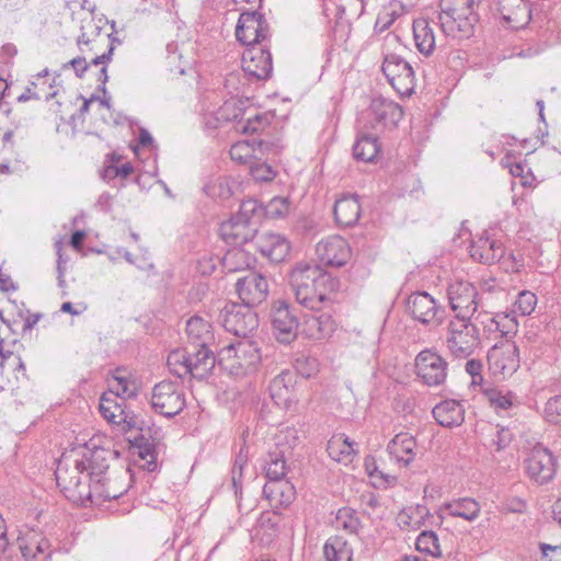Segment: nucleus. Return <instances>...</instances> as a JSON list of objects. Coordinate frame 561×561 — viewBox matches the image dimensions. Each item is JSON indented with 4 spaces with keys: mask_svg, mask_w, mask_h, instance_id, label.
<instances>
[{
    "mask_svg": "<svg viewBox=\"0 0 561 561\" xmlns=\"http://www.w3.org/2000/svg\"><path fill=\"white\" fill-rule=\"evenodd\" d=\"M289 283L297 302L307 309L320 311L331 302L335 282L317 264L297 263L290 271Z\"/></svg>",
    "mask_w": 561,
    "mask_h": 561,
    "instance_id": "obj_1",
    "label": "nucleus"
},
{
    "mask_svg": "<svg viewBox=\"0 0 561 561\" xmlns=\"http://www.w3.org/2000/svg\"><path fill=\"white\" fill-rule=\"evenodd\" d=\"M87 470L88 467L82 457L73 458L72 454H64L55 471L57 485L65 496L83 506L88 505V500H91L90 483L85 480Z\"/></svg>",
    "mask_w": 561,
    "mask_h": 561,
    "instance_id": "obj_2",
    "label": "nucleus"
},
{
    "mask_svg": "<svg viewBox=\"0 0 561 561\" xmlns=\"http://www.w3.org/2000/svg\"><path fill=\"white\" fill-rule=\"evenodd\" d=\"M481 0H440L438 21L442 32L454 38L469 37L479 20L476 5Z\"/></svg>",
    "mask_w": 561,
    "mask_h": 561,
    "instance_id": "obj_3",
    "label": "nucleus"
},
{
    "mask_svg": "<svg viewBox=\"0 0 561 561\" xmlns=\"http://www.w3.org/2000/svg\"><path fill=\"white\" fill-rule=\"evenodd\" d=\"M480 332L471 319L454 317L446 327L444 344L448 354L457 359H467L480 345Z\"/></svg>",
    "mask_w": 561,
    "mask_h": 561,
    "instance_id": "obj_4",
    "label": "nucleus"
},
{
    "mask_svg": "<svg viewBox=\"0 0 561 561\" xmlns=\"http://www.w3.org/2000/svg\"><path fill=\"white\" fill-rule=\"evenodd\" d=\"M150 403L154 412L162 416L178 415L185 407L182 386L176 381L162 380L152 388Z\"/></svg>",
    "mask_w": 561,
    "mask_h": 561,
    "instance_id": "obj_5",
    "label": "nucleus"
},
{
    "mask_svg": "<svg viewBox=\"0 0 561 561\" xmlns=\"http://www.w3.org/2000/svg\"><path fill=\"white\" fill-rule=\"evenodd\" d=\"M558 469V458L542 444L535 445L525 459V470L530 480L538 484L550 482Z\"/></svg>",
    "mask_w": 561,
    "mask_h": 561,
    "instance_id": "obj_6",
    "label": "nucleus"
},
{
    "mask_svg": "<svg viewBox=\"0 0 561 561\" xmlns=\"http://www.w3.org/2000/svg\"><path fill=\"white\" fill-rule=\"evenodd\" d=\"M382 72L391 87L401 95H411L415 88V75L412 66L397 54H386Z\"/></svg>",
    "mask_w": 561,
    "mask_h": 561,
    "instance_id": "obj_7",
    "label": "nucleus"
},
{
    "mask_svg": "<svg viewBox=\"0 0 561 561\" xmlns=\"http://www.w3.org/2000/svg\"><path fill=\"white\" fill-rule=\"evenodd\" d=\"M489 370L494 377L506 378L519 367V350L508 340L493 345L488 352Z\"/></svg>",
    "mask_w": 561,
    "mask_h": 561,
    "instance_id": "obj_8",
    "label": "nucleus"
},
{
    "mask_svg": "<svg viewBox=\"0 0 561 561\" xmlns=\"http://www.w3.org/2000/svg\"><path fill=\"white\" fill-rule=\"evenodd\" d=\"M221 318L226 331L241 337H247L259 327L257 314L247 305H226Z\"/></svg>",
    "mask_w": 561,
    "mask_h": 561,
    "instance_id": "obj_9",
    "label": "nucleus"
},
{
    "mask_svg": "<svg viewBox=\"0 0 561 561\" xmlns=\"http://www.w3.org/2000/svg\"><path fill=\"white\" fill-rule=\"evenodd\" d=\"M447 297L455 317L471 319L478 310V290L468 280H455L448 285Z\"/></svg>",
    "mask_w": 561,
    "mask_h": 561,
    "instance_id": "obj_10",
    "label": "nucleus"
},
{
    "mask_svg": "<svg viewBox=\"0 0 561 561\" xmlns=\"http://www.w3.org/2000/svg\"><path fill=\"white\" fill-rule=\"evenodd\" d=\"M407 310L416 321L437 327L443 322L445 310L426 291L412 293L407 299Z\"/></svg>",
    "mask_w": 561,
    "mask_h": 561,
    "instance_id": "obj_11",
    "label": "nucleus"
},
{
    "mask_svg": "<svg viewBox=\"0 0 561 561\" xmlns=\"http://www.w3.org/2000/svg\"><path fill=\"white\" fill-rule=\"evenodd\" d=\"M447 362L435 351L424 350L415 358L416 376L427 386L437 387L447 378Z\"/></svg>",
    "mask_w": 561,
    "mask_h": 561,
    "instance_id": "obj_12",
    "label": "nucleus"
},
{
    "mask_svg": "<svg viewBox=\"0 0 561 561\" xmlns=\"http://www.w3.org/2000/svg\"><path fill=\"white\" fill-rule=\"evenodd\" d=\"M267 36L268 24L261 13L244 11L240 14L236 26V37L240 43L248 47L263 45Z\"/></svg>",
    "mask_w": 561,
    "mask_h": 561,
    "instance_id": "obj_13",
    "label": "nucleus"
},
{
    "mask_svg": "<svg viewBox=\"0 0 561 561\" xmlns=\"http://www.w3.org/2000/svg\"><path fill=\"white\" fill-rule=\"evenodd\" d=\"M316 254L320 263L332 267H341L348 262L352 252L344 238L332 234L317 243Z\"/></svg>",
    "mask_w": 561,
    "mask_h": 561,
    "instance_id": "obj_14",
    "label": "nucleus"
},
{
    "mask_svg": "<svg viewBox=\"0 0 561 561\" xmlns=\"http://www.w3.org/2000/svg\"><path fill=\"white\" fill-rule=\"evenodd\" d=\"M271 323L278 342L288 344L295 340L298 320L286 301L278 300L273 304Z\"/></svg>",
    "mask_w": 561,
    "mask_h": 561,
    "instance_id": "obj_15",
    "label": "nucleus"
},
{
    "mask_svg": "<svg viewBox=\"0 0 561 561\" xmlns=\"http://www.w3.org/2000/svg\"><path fill=\"white\" fill-rule=\"evenodd\" d=\"M243 72L255 80H264L273 70L272 55L264 45L248 47L242 54Z\"/></svg>",
    "mask_w": 561,
    "mask_h": 561,
    "instance_id": "obj_16",
    "label": "nucleus"
},
{
    "mask_svg": "<svg viewBox=\"0 0 561 561\" xmlns=\"http://www.w3.org/2000/svg\"><path fill=\"white\" fill-rule=\"evenodd\" d=\"M236 290L242 300V305L253 308L267 298V279L262 274L251 271L245 276L238 278Z\"/></svg>",
    "mask_w": 561,
    "mask_h": 561,
    "instance_id": "obj_17",
    "label": "nucleus"
},
{
    "mask_svg": "<svg viewBox=\"0 0 561 561\" xmlns=\"http://www.w3.org/2000/svg\"><path fill=\"white\" fill-rule=\"evenodd\" d=\"M219 355L221 359L234 358L236 363L231 365V368L237 366L244 370L254 369L261 360L259 347L250 340L229 344L220 351Z\"/></svg>",
    "mask_w": 561,
    "mask_h": 561,
    "instance_id": "obj_18",
    "label": "nucleus"
},
{
    "mask_svg": "<svg viewBox=\"0 0 561 561\" xmlns=\"http://www.w3.org/2000/svg\"><path fill=\"white\" fill-rule=\"evenodd\" d=\"M130 474L126 470L122 477H117L113 480L105 478L104 480H96L94 484H90L89 493H91V500L88 503L101 505L102 503L111 500H116L127 492L129 488Z\"/></svg>",
    "mask_w": 561,
    "mask_h": 561,
    "instance_id": "obj_19",
    "label": "nucleus"
},
{
    "mask_svg": "<svg viewBox=\"0 0 561 561\" xmlns=\"http://www.w3.org/2000/svg\"><path fill=\"white\" fill-rule=\"evenodd\" d=\"M505 248L501 240L489 231L477 236L470 245V255L473 260L483 264H494L503 257Z\"/></svg>",
    "mask_w": 561,
    "mask_h": 561,
    "instance_id": "obj_20",
    "label": "nucleus"
},
{
    "mask_svg": "<svg viewBox=\"0 0 561 561\" xmlns=\"http://www.w3.org/2000/svg\"><path fill=\"white\" fill-rule=\"evenodd\" d=\"M18 546L24 561H48L51 557L49 540L35 530H28L20 536Z\"/></svg>",
    "mask_w": 561,
    "mask_h": 561,
    "instance_id": "obj_21",
    "label": "nucleus"
},
{
    "mask_svg": "<svg viewBox=\"0 0 561 561\" xmlns=\"http://www.w3.org/2000/svg\"><path fill=\"white\" fill-rule=\"evenodd\" d=\"M256 248L264 257L279 263L289 254L290 243L279 233L266 232L257 237Z\"/></svg>",
    "mask_w": 561,
    "mask_h": 561,
    "instance_id": "obj_22",
    "label": "nucleus"
},
{
    "mask_svg": "<svg viewBox=\"0 0 561 561\" xmlns=\"http://www.w3.org/2000/svg\"><path fill=\"white\" fill-rule=\"evenodd\" d=\"M502 19L512 27L520 28L531 20L527 0H496Z\"/></svg>",
    "mask_w": 561,
    "mask_h": 561,
    "instance_id": "obj_23",
    "label": "nucleus"
},
{
    "mask_svg": "<svg viewBox=\"0 0 561 561\" xmlns=\"http://www.w3.org/2000/svg\"><path fill=\"white\" fill-rule=\"evenodd\" d=\"M100 412L110 423L133 427L134 420L126 410L125 399L104 392L100 399Z\"/></svg>",
    "mask_w": 561,
    "mask_h": 561,
    "instance_id": "obj_24",
    "label": "nucleus"
},
{
    "mask_svg": "<svg viewBox=\"0 0 561 561\" xmlns=\"http://www.w3.org/2000/svg\"><path fill=\"white\" fill-rule=\"evenodd\" d=\"M433 416L444 427L459 426L465 421V407L461 401L444 400L433 408Z\"/></svg>",
    "mask_w": 561,
    "mask_h": 561,
    "instance_id": "obj_25",
    "label": "nucleus"
},
{
    "mask_svg": "<svg viewBox=\"0 0 561 561\" xmlns=\"http://www.w3.org/2000/svg\"><path fill=\"white\" fill-rule=\"evenodd\" d=\"M416 440L409 433L397 434L388 444L387 450L390 456L403 466H409L416 456Z\"/></svg>",
    "mask_w": 561,
    "mask_h": 561,
    "instance_id": "obj_26",
    "label": "nucleus"
},
{
    "mask_svg": "<svg viewBox=\"0 0 561 561\" xmlns=\"http://www.w3.org/2000/svg\"><path fill=\"white\" fill-rule=\"evenodd\" d=\"M370 110L376 123L386 128L396 127L403 117V111L399 104L381 98L371 101Z\"/></svg>",
    "mask_w": 561,
    "mask_h": 561,
    "instance_id": "obj_27",
    "label": "nucleus"
},
{
    "mask_svg": "<svg viewBox=\"0 0 561 561\" xmlns=\"http://www.w3.org/2000/svg\"><path fill=\"white\" fill-rule=\"evenodd\" d=\"M186 335L188 347H209L215 339L210 322L199 316L187 320Z\"/></svg>",
    "mask_w": 561,
    "mask_h": 561,
    "instance_id": "obj_28",
    "label": "nucleus"
},
{
    "mask_svg": "<svg viewBox=\"0 0 561 561\" xmlns=\"http://www.w3.org/2000/svg\"><path fill=\"white\" fill-rule=\"evenodd\" d=\"M295 383V374L289 370H283L272 379L268 389L271 398L276 405L284 408L289 405L293 401V389Z\"/></svg>",
    "mask_w": 561,
    "mask_h": 561,
    "instance_id": "obj_29",
    "label": "nucleus"
},
{
    "mask_svg": "<svg viewBox=\"0 0 561 561\" xmlns=\"http://www.w3.org/2000/svg\"><path fill=\"white\" fill-rule=\"evenodd\" d=\"M114 41L115 39L111 35H106L105 37L99 36V38L94 41H90L89 38L85 39L84 34L78 38V46L82 51H84L83 45L89 46L92 44L93 46L90 49L93 50L99 42H107V50L93 57L89 64V67L102 65L98 80L101 82L103 91H105V83L108 79L106 64L111 60L115 49Z\"/></svg>",
    "mask_w": 561,
    "mask_h": 561,
    "instance_id": "obj_30",
    "label": "nucleus"
},
{
    "mask_svg": "<svg viewBox=\"0 0 561 561\" xmlns=\"http://www.w3.org/2000/svg\"><path fill=\"white\" fill-rule=\"evenodd\" d=\"M263 494L274 507H287L296 497L295 486L287 480L268 481Z\"/></svg>",
    "mask_w": 561,
    "mask_h": 561,
    "instance_id": "obj_31",
    "label": "nucleus"
},
{
    "mask_svg": "<svg viewBox=\"0 0 561 561\" xmlns=\"http://www.w3.org/2000/svg\"><path fill=\"white\" fill-rule=\"evenodd\" d=\"M190 348V376L196 379H204L215 367V356L209 347Z\"/></svg>",
    "mask_w": 561,
    "mask_h": 561,
    "instance_id": "obj_32",
    "label": "nucleus"
},
{
    "mask_svg": "<svg viewBox=\"0 0 561 561\" xmlns=\"http://www.w3.org/2000/svg\"><path fill=\"white\" fill-rule=\"evenodd\" d=\"M440 511L449 516L473 522L480 515L481 505L472 497H459L443 504Z\"/></svg>",
    "mask_w": 561,
    "mask_h": 561,
    "instance_id": "obj_33",
    "label": "nucleus"
},
{
    "mask_svg": "<svg viewBox=\"0 0 561 561\" xmlns=\"http://www.w3.org/2000/svg\"><path fill=\"white\" fill-rule=\"evenodd\" d=\"M431 517L430 510L425 505L416 504L400 511L397 515V524L402 530H419Z\"/></svg>",
    "mask_w": 561,
    "mask_h": 561,
    "instance_id": "obj_34",
    "label": "nucleus"
},
{
    "mask_svg": "<svg viewBox=\"0 0 561 561\" xmlns=\"http://www.w3.org/2000/svg\"><path fill=\"white\" fill-rule=\"evenodd\" d=\"M413 37L417 50L430 56L436 47V36L433 24L426 19H417L413 22Z\"/></svg>",
    "mask_w": 561,
    "mask_h": 561,
    "instance_id": "obj_35",
    "label": "nucleus"
},
{
    "mask_svg": "<svg viewBox=\"0 0 561 561\" xmlns=\"http://www.w3.org/2000/svg\"><path fill=\"white\" fill-rule=\"evenodd\" d=\"M334 218L340 226L352 227L360 216V205L355 196H344L335 202Z\"/></svg>",
    "mask_w": 561,
    "mask_h": 561,
    "instance_id": "obj_36",
    "label": "nucleus"
},
{
    "mask_svg": "<svg viewBox=\"0 0 561 561\" xmlns=\"http://www.w3.org/2000/svg\"><path fill=\"white\" fill-rule=\"evenodd\" d=\"M110 393H113L121 399L134 398L138 391V385L125 369L117 368L112 376L107 379Z\"/></svg>",
    "mask_w": 561,
    "mask_h": 561,
    "instance_id": "obj_37",
    "label": "nucleus"
},
{
    "mask_svg": "<svg viewBox=\"0 0 561 561\" xmlns=\"http://www.w3.org/2000/svg\"><path fill=\"white\" fill-rule=\"evenodd\" d=\"M111 455L110 450L106 449H95L92 453H90V456H83L88 470L85 474V480L90 484H94L96 480H104L105 473L110 467L108 465V457Z\"/></svg>",
    "mask_w": 561,
    "mask_h": 561,
    "instance_id": "obj_38",
    "label": "nucleus"
},
{
    "mask_svg": "<svg viewBox=\"0 0 561 561\" xmlns=\"http://www.w3.org/2000/svg\"><path fill=\"white\" fill-rule=\"evenodd\" d=\"M219 233L227 243L234 245L247 242L251 237L250 227L236 216L220 225Z\"/></svg>",
    "mask_w": 561,
    "mask_h": 561,
    "instance_id": "obj_39",
    "label": "nucleus"
},
{
    "mask_svg": "<svg viewBox=\"0 0 561 561\" xmlns=\"http://www.w3.org/2000/svg\"><path fill=\"white\" fill-rule=\"evenodd\" d=\"M305 332L313 340H322L331 336L335 331V322L329 313L310 316L305 320Z\"/></svg>",
    "mask_w": 561,
    "mask_h": 561,
    "instance_id": "obj_40",
    "label": "nucleus"
},
{
    "mask_svg": "<svg viewBox=\"0 0 561 561\" xmlns=\"http://www.w3.org/2000/svg\"><path fill=\"white\" fill-rule=\"evenodd\" d=\"M329 456L337 462H351L355 454L353 442L345 434L333 435L327 445Z\"/></svg>",
    "mask_w": 561,
    "mask_h": 561,
    "instance_id": "obj_41",
    "label": "nucleus"
},
{
    "mask_svg": "<svg viewBox=\"0 0 561 561\" xmlns=\"http://www.w3.org/2000/svg\"><path fill=\"white\" fill-rule=\"evenodd\" d=\"M327 561H352L353 549L342 536L330 537L323 547Z\"/></svg>",
    "mask_w": 561,
    "mask_h": 561,
    "instance_id": "obj_42",
    "label": "nucleus"
},
{
    "mask_svg": "<svg viewBox=\"0 0 561 561\" xmlns=\"http://www.w3.org/2000/svg\"><path fill=\"white\" fill-rule=\"evenodd\" d=\"M380 151L378 138L371 135H360L353 146V156L357 161L373 162Z\"/></svg>",
    "mask_w": 561,
    "mask_h": 561,
    "instance_id": "obj_43",
    "label": "nucleus"
},
{
    "mask_svg": "<svg viewBox=\"0 0 561 561\" xmlns=\"http://www.w3.org/2000/svg\"><path fill=\"white\" fill-rule=\"evenodd\" d=\"M254 257L243 249L233 248L222 259V265L228 273L245 271L254 263Z\"/></svg>",
    "mask_w": 561,
    "mask_h": 561,
    "instance_id": "obj_44",
    "label": "nucleus"
},
{
    "mask_svg": "<svg viewBox=\"0 0 561 561\" xmlns=\"http://www.w3.org/2000/svg\"><path fill=\"white\" fill-rule=\"evenodd\" d=\"M264 470L268 481L284 480L287 473L284 450L268 453L264 461Z\"/></svg>",
    "mask_w": 561,
    "mask_h": 561,
    "instance_id": "obj_45",
    "label": "nucleus"
},
{
    "mask_svg": "<svg viewBox=\"0 0 561 561\" xmlns=\"http://www.w3.org/2000/svg\"><path fill=\"white\" fill-rule=\"evenodd\" d=\"M415 547L417 551L434 558L443 554L438 536L433 530H423L415 540Z\"/></svg>",
    "mask_w": 561,
    "mask_h": 561,
    "instance_id": "obj_46",
    "label": "nucleus"
},
{
    "mask_svg": "<svg viewBox=\"0 0 561 561\" xmlns=\"http://www.w3.org/2000/svg\"><path fill=\"white\" fill-rule=\"evenodd\" d=\"M190 348L187 347L185 350L172 351L168 355L167 364L173 375L184 378L190 375Z\"/></svg>",
    "mask_w": 561,
    "mask_h": 561,
    "instance_id": "obj_47",
    "label": "nucleus"
},
{
    "mask_svg": "<svg viewBox=\"0 0 561 561\" xmlns=\"http://www.w3.org/2000/svg\"><path fill=\"white\" fill-rule=\"evenodd\" d=\"M334 526L337 529H343L348 534H357L360 528V520L356 512L350 507H342L337 511Z\"/></svg>",
    "mask_w": 561,
    "mask_h": 561,
    "instance_id": "obj_48",
    "label": "nucleus"
},
{
    "mask_svg": "<svg viewBox=\"0 0 561 561\" xmlns=\"http://www.w3.org/2000/svg\"><path fill=\"white\" fill-rule=\"evenodd\" d=\"M248 465V451L244 447L240 448V451L236 455L232 469H231V483L234 490L236 496L242 491V479L243 470Z\"/></svg>",
    "mask_w": 561,
    "mask_h": 561,
    "instance_id": "obj_49",
    "label": "nucleus"
},
{
    "mask_svg": "<svg viewBox=\"0 0 561 561\" xmlns=\"http://www.w3.org/2000/svg\"><path fill=\"white\" fill-rule=\"evenodd\" d=\"M275 446L284 454L291 450L299 442L298 430L294 426H285L280 428L274 436Z\"/></svg>",
    "mask_w": 561,
    "mask_h": 561,
    "instance_id": "obj_50",
    "label": "nucleus"
},
{
    "mask_svg": "<svg viewBox=\"0 0 561 561\" xmlns=\"http://www.w3.org/2000/svg\"><path fill=\"white\" fill-rule=\"evenodd\" d=\"M241 115V110L236 106V102L233 100L226 101L222 106H220L215 115L213 123L210 119L206 121V124L209 127L216 128L222 122H229L233 119H238Z\"/></svg>",
    "mask_w": 561,
    "mask_h": 561,
    "instance_id": "obj_51",
    "label": "nucleus"
},
{
    "mask_svg": "<svg viewBox=\"0 0 561 561\" xmlns=\"http://www.w3.org/2000/svg\"><path fill=\"white\" fill-rule=\"evenodd\" d=\"M204 192L213 198L220 199H227L233 193L230 180L221 176L207 183L204 186Z\"/></svg>",
    "mask_w": 561,
    "mask_h": 561,
    "instance_id": "obj_52",
    "label": "nucleus"
},
{
    "mask_svg": "<svg viewBox=\"0 0 561 561\" xmlns=\"http://www.w3.org/2000/svg\"><path fill=\"white\" fill-rule=\"evenodd\" d=\"M254 147L249 140H242L233 144L230 148V157L240 164H249L253 162Z\"/></svg>",
    "mask_w": 561,
    "mask_h": 561,
    "instance_id": "obj_53",
    "label": "nucleus"
},
{
    "mask_svg": "<svg viewBox=\"0 0 561 561\" xmlns=\"http://www.w3.org/2000/svg\"><path fill=\"white\" fill-rule=\"evenodd\" d=\"M490 405L497 413L508 410L513 405V396L511 392H503L496 389H490L485 392Z\"/></svg>",
    "mask_w": 561,
    "mask_h": 561,
    "instance_id": "obj_54",
    "label": "nucleus"
},
{
    "mask_svg": "<svg viewBox=\"0 0 561 561\" xmlns=\"http://www.w3.org/2000/svg\"><path fill=\"white\" fill-rule=\"evenodd\" d=\"M265 215L270 218H280L288 214L289 202L286 197H273L263 208Z\"/></svg>",
    "mask_w": 561,
    "mask_h": 561,
    "instance_id": "obj_55",
    "label": "nucleus"
},
{
    "mask_svg": "<svg viewBox=\"0 0 561 561\" xmlns=\"http://www.w3.org/2000/svg\"><path fill=\"white\" fill-rule=\"evenodd\" d=\"M262 210L263 207L256 199H247L241 203L239 211L234 216L239 217L242 222L250 226L251 220Z\"/></svg>",
    "mask_w": 561,
    "mask_h": 561,
    "instance_id": "obj_56",
    "label": "nucleus"
},
{
    "mask_svg": "<svg viewBox=\"0 0 561 561\" xmlns=\"http://www.w3.org/2000/svg\"><path fill=\"white\" fill-rule=\"evenodd\" d=\"M536 305L537 296L529 290L520 291L515 301V307L522 316L530 314L535 310Z\"/></svg>",
    "mask_w": 561,
    "mask_h": 561,
    "instance_id": "obj_57",
    "label": "nucleus"
},
{
    "mask_svg": "<svg viewBox=\"0 0 561 561\" xmlns=\"http://www.w3.org/2000/svg\"><path fill=\"white\" fill-rule=\"evenodd\" d=\"M250 173H251L252 178L259 182L272 181L276 175V172L273 170V168L271 165H268L267 163H264V162H256V161H253L251 163Z\"/></svg>",
    "mask_w": 561,
    "mask_h": 561,
    "instance_id": "obj_58",
    "label": "nucleus"
},
{
    "mask_svg": "<svg viewBox=\"0 0 561 561\" xmlns=\"http://www.w3.org/2000/svg\"><path fill=\"white\" fill-rule=\"evenodd\" d=\"M545 419L549 423H561V396H556L548 400L545 407Z\"/></svg>",
    "mask_w": 561,
    "mask_h": 561,
    "instance_id": "obj_59",
    "label": "nucleus"
},
{
    "mask_svg": "<svg viewBox=\"0 0 561 561\" xmlns=\"http://www.w3.org/2000/svg\"><path fill=\"white\" fill-rule=\"evenodd\" d=\"M496 263H500L505 272L518 273L520 268L524 266V259L522 255L517 256L513 253L505 255L504 253L503 257Z\"/></svg>",
    "mask_w": 561,
    "mask_h": 561,
    "instance_id": "obj_60",
    "label": "nucleus"
},
{
    "mask_svg": "<svg viewBox=\"0 0 561 561\" xmlns=\"http://www.w3.org/2000/svg\"><path fill=\"white\" fill-rule=\"evenodd\" d=\"M297 371L306 377H311L317 370V360L314 358L298 359L296 364Z\"/></svg>",
    "mask_w": 561,
    "mask_h": 561,
    "instance_id": "obj_61",
    "label": "nucleus"
},
{
    "mask_svg": "<svg viewBox=\"0 0 561 561\" xmlns=\"http://www.w3.org/2000/svg\"><path fill=\"white\" fill-rule=\"evenodd\" d=\"M394 20H396L394 12L385 10V11L380 12L377 16V20L375 22V30L378 32H383L394 22Z\"/></svg>",
    "mask_w": 561,
    "mask_h": 561,
    "instance_id": "obj_62",
    "label": "nucleus"
},
{
    "mask_svg": "<svg viewBox=\"0 0 561 561\" xmlns=\"http://www.w3.org/2000/svg\"><path fill=\"white\" fill-rule=\"evenodd\" d=\"M134 171L133 165L127 162L122 164L121 167L110 165L105 170V176H121V178H127Z\"/></svg>",
    "mask_w": 561,
    "mask_h": 561,
    "instance_id": "obj_63",
    "label": "nucleus"
},
{
    "mask_svg": "<svg viewBox=\"0 0 561 561\" xmlns=\"http://www.w3.org/2000/svg\"><path fill=\"white\" fill-rule=\"evenodd\" d=\"M513 435L507 428H500L496 431V436L493 438V444L496 445L497 450L504 449L512 442Z\"/></svg>",
    "mask_w": 561,
    "mask_h": 561,
    "instance_id": "obj_64",
    "label": "nucleus"
}]
</instances>
